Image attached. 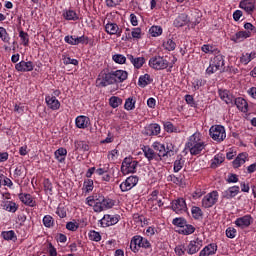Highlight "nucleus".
Instances as JSON below:
<instances>
[{"mask_svg":"<svg viewBox=\"0 0 256 256\" xmlns=\"http://www.w3.org/2000/svg\"><path fill=\"white\" fill-rule=\"evenodd\" d=\"M75 123L78 129H87L91 124V120L87 116H78Z\"/></svg>","mask_w":256,"mask_h":256,"instance_id":"6ab92c4d","label":"nucleus"},{"mask_svg":"<svg viewBox=\"0 0 256 256\" xmlns=\"http://www.w3.org/2000/svg\"><path fill=\"white\" fill-rule=\"evenodd\" d=\"M3 209L5 211H9V213H15L19 206L13 201H6L3 205Z\"/></svg>","mask_w":256,"mask_h":256,"instance_id":"72a5a7b5","label":"nucleus"},{"mask_svg":"<svg viewBox=\"0 0 256 256\" xmlns=\"http://www.w3.org/2000/svg\"><path fill=\"white\" fill-rule=\"evenodd\" d=\"M43 225L46 227H53V217L51 215H46L43 218Z\"/></svg>","mask_w":256,"mask_h":256,"instance_id":"5fc2aeb1","label":"nucleus"},{"mask_svg":"<svg viewBox=\"0 0 256 256\" xmlns=\"http://www.w3.org/2000/svg\"><path fill=\"white\" fill-rule=\"evenodd\" d=\"M172 210L177 214L185 213L187 211V203L185 199L178 198L177 200L172 201Z\"/></svg>","mask_w":256,"mask_h":256,"instance_id":"9d476101","label":"nucleus"},{"mask_svg":"<svg viewBox=\"0 0 256 256\" xmlns=\"http://www.w3.org/2000/svg\"><path fill=\"white\" fill-rule=\"evenodd\" d=\"M127 59L132 63L134 69H141L145 65V57H135L133 54H127Z\"/></svg>","mask_w":256,"mask_h":256,"instance_id":"2eb2a0df","label":"nucleus"},{"mask_svg":"<svg viewBox=\"0 0 256 256\" xmlns=\"http://www.w3.org/2000/svg\"><path fill=\"white\" fill-rule=\"evenodd\" d=\"M187 23H189V16H187L185 13L180 14L174 20L175 27H183L184 25H187Z\"/></svg>","mask_w":256,"mask_h":256,"instance_id":"bb28decb","label":"nucleus"},{"mask_svg":"<svg viewBox=\"0 0 256 256\" xmlns=\"http://www.w3.org/2000/svg\"><path fill=\"white\" fill-rule=\"evenodd\" d=\"M237 235V230L235 228L229 227L226 229V237L229 239H235Z\"/></svg>","mask_w":256,"mask_h":256,"instance_id":"bf43d9fd","label":"nucleus"},{"mask_svg":"<svg viewBox=\"0 0 256 256\" xmlns=\"http://www.w3.org/2000/svg\"><path fill=\"white\" fill-rule=\"evenodd\" d=\"M74 145L76 151H89V144L85 141H75Z\"/></svg>","mask_w":256,"mask_h":256,"instance_id":"e433bc0d","label":"nucleus"},{"mask_svg":"<svg viewBox=\"0 0 256 256\" xmlns=\"http://www.w3.org/2000/svg\"><path fill=\"white\" fill-rule=\"evenodd\" d=\"M137 183H139V177L129 176L124 182L120 184V189L123 193H125V191H131V189H133Z\"/></svg>","mask_w":256,"mask_h":256,"instance_id":"6e6552de","label":"nucleus"},{"mask_svg":"<svg viewBox=\"0 0 256 256\" xmlns=\"http://www.w3.org/2000/svg\"><path fill=\"white\" fill-rule=\"evenodd\" d=\"M115 205V202L109 197H105L102 194H96V204H94L95 213H101L107 209H111Z\"/></svg>","mask_w":256,"mask_h":256,"instance_id":"7ed1b4c3","label":"nucleus"},{"mask_svg":"<svg viewBox=\"0 0 256 256\" xmlns=\"http://www.w3.org/2000/svg\"><path fill=\"white\" fill-rule=\"evenodd\" d=\"M152 148L156 151V157H159L160 161L167 157V153L165 152V145L161 144V142H154L152 144Z\"/></svg>","mask_w":256,"mask_h":256,"instance_id":"dca6fc26","label":"nucleus"},{"mask_svg":"<svg viewBox=\"0 0 256 256\" xmlns=\"http://www.w3.org/2000/svg\"><path fill=\"white\" fill-rule=\"evenodd\" d=\"M102 227H111V225H117L119 223V217L105 214L100 220Z\"/></svg>","mask_w":256,"mask_h":256,"instance_id":"f8f14e48","label":"nucleus"},{"mask_svg":"<svg viewBox=\"0 0 256 256\" xmlns=\"http://www.w3.org/2000/svg\"><path fill=\"white\" fill-rule=\"evenodd\" d=\"M218 200L219 193L217 191H212L204 196V198L202 199V207H204V209H209L213 207V205H215Z\"/></svg>","mask_w":256,"mask_h":256,"instance_id":"0eeeda50","label":"nucleus"},{"mask_svg":"<svg viewBox=\"0 0 256 256\" xmlns=\"http://www.w3.org/2000/svg\"><path fill=\"white\" fill-rule=\"evenodd\" d=\"M143 133L148 137L159 135V133H161V126H159V124H149L144 128Z\"/></svg>","mask_w":256,"mask_h":256,"instance_id":"ddd939ff","label":"nucleus"},{"mask_svg":"<svg viewBox=\"0 0 256 256\" xmlns=\"http://www.w3.org/2000/svg\"><path fill=\"white\" fill-rule=\"evenodd\" d=\"M46 103L49 108H51L53 111H57L59 107H61V103L59 100H57V97L55 96H46Z\"/></svg>","mask_w":256,"mask_h":256,"instance_id":"393cba45","label":"nucleus"},{"mask_svg":"<svg viewBox=\"0 0 256 256\" xmlns=\"http://www.w3.org/2000/svg\"><path fill=\"white\" fill-rule=\"evenodd\" d=\"M45 191H48L49 193L53 192V184L51 183V180L45 179L43 182Z\"/></svg>","mask_w":256,"mask_h":256,"instance_id":"e2e57ef3","label":"nucleus"},{"mask_svg":"<svg viewBox=\"0 0 256 256\" xmlns=\"http://www.w3.org/2000/svg\"><path fill=\"white\" fill-rule=\"evenodd\" d=\"M135 103L136 101L133 97L126 99L124 109H126V111H133V109H135Z\"/></svg>","mask_w":256,"mask_h":256,"instance_id":"79ce46f5","label":"nucleus"},{"mask_svg":"<svg viewBox=\"0 0 256 256\" xmlns=\"http://www.w3.org/2000/svg\"><path fill=\"white\" fill-rule=\"evenodd\" d=\"M54 155L57 161H59V163H64L65 157H67V149L61 147L55 151Z\"/></svg>","mask_w":256,"mask_h":256,"instance_id":"c756f323","label":"nucleus"},{"mask_svg":"<svg viewBox=\"0 0 256 256\" xmlns=\"http://www.w3.org/2000/svg\"><path fill=\"white\" fill-rule=\"evenodd\" d=\"M19 37L24 47H29V34L22 30L19 32Z\"/></svg>","mask_w":256,"mask_h":256,"instance_id":"49530a36","label":"nucleus"},{"mask_svg":"<svg viewBox=\"0 0 256 256\" xmlns=\"http://www.w3.org/2000/svg\"><path fill=\"white\" fill-rule=\"evenodd\" d=\"M121 103H123V99H121L117 96H112L109 99V105L112 106L113 109H117V107H119V105H121Z\"/></svg>","mask_w":256,"mask_h":256,"instance_id":"58836bf2","label":"nucleus"},{"mask_svg":"<svg viewBox=\"0 0 256 256\" xmlns=\"http://www.w3.org/2000/svg\"><path fill=\"white\" fill-rule=\"evenodd\" d=\"M201 247H203V240L196 238L195 240L190 241L186 251L188 255H195V253H198L201 250Z\"/></svg>","mask_w":256,"mask_h":256,"instance_id":"1a4fd4ad","label":"nucleus"},{"mask_svg":"<svg viewBox=\"0 0 256 256\" xmlns=\"http://www.w3.org/2000/svg\"><path fill=\"white\" fill-rule=\"evenodd\" d=\"M76 45L82 44V45H87L89 43V37L82 35L80 37H76Z\"/></svg>","mask_w":256,"mask_h":256,"instance_id":"052dcab7","label":"nucleus"},{"mask_svg":"<svg viewBox=\"0 0 256 256\" xmlns=\"http://www.w3.org/2000/svg\"><path fill=\"white\" fill-rule=\"evenodd\" d=\"M219 96L220 99H222V101H225L227 105H229V103H233V99L231 98L227 90H219Z\"/></svg>","mask_w":256,"mask_h":256,"instance_id":"c9c22d12","label":"nucleus"},{"mask_svg":"<svg viewBox=\"0 0 256 256\" xmlns=\"http://www.w3.org/2000/svg\"><path fill=\"white\" fill-rule=\"evenodd\" d=\"M217 71H225V56L218 54L210 60L209 67L206 69L207 75H213Z\"/></svg>","mask_w":256,"mask_h":256,"instance_id":"f03ea898","label":"nucleus"},{"mask_svg":"<svg viewBox=\"0 0 256 256\" xmlns=\"http://www.w3.org/2000/svg\"><path fill=\"white\" fill-rule=\"evenodd\" d=\"M113 79L115 83H123L128 77L127 71L124 70H116L112 72Z\"/></svg>","mask_w":256,"mask_h":256,"instance_id":"4be33fe9","label":"nucleus"},{"mask_svg":"<svg viewBox=\"0 0 256 256\" xmlns=\"http://www.w3.org/2000/svg\"><path fill=\"white\" fill-rule=\"evenodd\" d=\"M164 47L167 49V51H175L177 44H175L173 40L168 39L166 42H164Z\"/></svg>","mask_w":256,"mask_h":256,"instance_id":"3c124183","label":"nucleus"},{"mask_svg":"<svg viewBox=\"0 0 256 256\" xmlns=\"http://www.w3.org/2000/svg\"><path fill=\"white\" fill-rule=\"evenodd\" d=\"M131 35L132 39H141V28H133Z\"/></svg>","mask_w":256,"mask_h":256,"instance_id":"338daca9","label":"nucleus"},{"mask_svg":"<svg viewBox=\"0 0 256 256\" xmlns=\"http://www.w3.org/2000/svg\"><path fill=\"white\" fill-rule=\"evenodd\" d=\"M112 59L115 63H118L119 65H124L127 61V57L123 56V54H115L112 56Z\"/></svg>","mask_w":256,"mask_h":256,"instance_id":"de8ad7c7","label":"nucleus"},{"mask_svg":"<svg viewBox=\"0 0 256 256\" xmlns=\"http://www.w3.org/2000/svg\"><path fill=\"white\" fill-rule=\"evenodd\" d=\"M0 38L4 43H9V34H7V30L3 27H0Z\"/></svg>","mask_w":256,"mask_h":256,"instance_id":"13d9d810","label":"nucleus"},{"mask_svg":"<svg viewBox=\"0 0 256 256\" xmlns=\"http://www.w3.org/2000/svg\"><path fill=\"white\" fill-rule=\"evenodd\" d=\"M149 33L152 37H159V35L163 34V28H161V26H152L149 29Z\"/></svg>","mask_w":256,"mask_h":256,"instance_id":"37998d69","label":"nucleus"},{"mask_svg":"<svg viewBox=\"0 0 256 256\" xmlns=\"http://www.w3.org/2000/svg\"><path fill=\"white\" fill-rule=\"evenodd\" d=\"M137 165H139V162L134 160L133 162L125 166L123 169H121V172L123 173V175L135 173L137 171Z\"/></svg>","mask_w":256,"mask_h":256,"instance_id":"c85d7f7f","label":"nucleus"},{"mask_svg":"<svg viewBox=\"0 0 256 256\" xmlns=\"http://www.w3.org/2000/svg\"><path fill=\"white\" fill-rule=\"evenodd\" d=\"M179 233H182V235H192V233H195V228L191 224L185 223L184 227H182L179 231Z\"/></svg>","mask_w":256,"mask_h":256,"instance_id":"f704fd0d","label":"nucleus"},{"mask_svg":"<svg viewBox=\"0 0 256 256\" xmlns=\"http://www.w3.org/2000/svg\"><path fill=\"white\" fill-rule=\"evenodd\" d=\"M235 105L237 109H239V111H241L242 113H247V111H249V104L247 103V100H245L244 98H236Z\"/></svg>","mask_w":256,"mask_h":256,"instance_id":"5701e85b","label":"nucleus"},{"mask_svg":"<svg viewBox=\"0 0 256 256\" xmlns=\"http://www.w3.org/2000/svg\"><path fill=\"white\" fill-rule=\"evenodd\" d=\"M19 199L24 203V205H28V207H35L37 202L33 200V196L31 194H19Z\"/></svg>","mask_w":256,"mask_h":256,"instance_id":"b1692460","label":"nucleus"},{"mask_svg":"<svg viewBox=\"0 0 256 256\" xmlns=\"http://www.w3.org/2000/svg\"><path fill=\"white\" fill-rule=\"evenodd\" d=\"M217 253V246L215 244H209L200 251L199 256L215 255Z\"/></svg>","mask_w":256,"mask_h":256,"instance_id":"a878e982","label":"nucleus"},{"mask_svg":"<svg viewBox=\"0 0 256 256\" xmlns=\"http://www.w3.org/2000/svg\"><path fill=\"white\" fill-rule=\"evenodd\" d=\"M223 161H225V158L223 157V155H221V154L215 155V157L211 163V168L212 169L217 168V166L221 165V163H223Z\"/></svg>","mask_w":256,"mask_h":256,"instance_id":"ea45409f","label":"nucleus"},{"mask_svg":"<svg viewBox=\"0 0 256 256\" xmlns=\"http://www.w3.org/2000/svg\"><path fill=\"white\" fill-rule=\"evenodd\" d=\"M183 165H185V160H183L182 155H178L174 161V173H179L183 169Z\"/></svg>","mask_w":256,"mask_h":256,"instance_id":"473e14b6","label":"nucleus"},{"mask_svg":"<svg viewBox=\"0 0 256 256\" xmlns=\"http://www.w3.org/2000/svg\"><path fill=\"white\" fill-rule=\"evenodd\" d=\"M14 177H25V166H18L14 171Z\"/></svg>","mask_w":256,"mask_h":256,"instance_id":"864d4df0","label":"nucleus"},{"mask_svg":"<svg viewBox=\"0 0 256 256\" xmlns=\"http://www.w3.org/2000/svg\"><path fill=\"white\" fill-rule=\"evenodd\" d=\"M191 213H192V217H194V219H201V217H203V210H201V208H199L197 206L192 207Z\"/></svg>","mask_w":256,"mask_h":256,"instance_id":"a18cd8bd","label":"nucleus"},{"mask_svg":"<svg viewBox=\"0 0 256 256\" xmlns=\"http://www.w3.org/2000/svg\"><path fill=\"white\" fill-rule=\"evenodd\" d=\"M151 83H153V79L151 78V75L144 74L139 77V80H138L139 87L145 88L147 87V85H151Z\"/></svg>","mask_w":256,"mask_h":256,"instance_id":"cd10ccee","label":"nucleus"},{"mask_svg":"<svg viewBox=\"0 0 256 256\" xmlns=\"http://www.w3.org/2000/svg\"><path fill=\"white\" fill-rule=\"evenodd\" d=\"M145 157L148 158V161H153V159H157V153H155V150L145 147L144 149Z\"/></svg>","mask_w":256,"mask_h":256,"instance_id":"4c0bfd02","label":"nucleus"},{"mask_svg":"<svg viewBox=\"0 0 256 256\" xmlns=\"http://www.w3.org/2000/svg\"><path fill=\"white\" fill-rule=\"evenodd\" d=\"M253 223V217L251 215H245L243 217H240L236 219L235 225L237 227H240V229H247Z\"/></svg>","mask_w":256,"mask_h":256,"instance_id":"9b49d317","label":"nucleus"},{"mask_svg":"<svg viewBox=\"0 0 256 256\" xmlns=\"http://www.w3.org/2000/svg\"><path fill=\"white\" fill-rule=\"evenodd\" d=\"M34 67L35 66L33 65V62H31V61H28V62L21 61L15 65L16 71H20L22 73H27L29 71H33Z\"/></svg>","mask_w":256,"mask_h":256,"instance_id":"4468645a","label":"nucleus"},{"mask_svg":"<svg viewBox=\"0 0 256 256\" xmlns=\"http://www.w3.org/2000/svg\"><path fill=\"white\" fill-rule=\"evenodd\" d=\"M64 41L68 45H77V36H65Z\"/></svg>","mask_w":256,"mask_h":256,"instance_id":"0e129e2a","label":"nucleus"},{"mask_svg":"<svg viewBox=\"0 0 256 256\" xmlns=\"http://www.w3.org/2000/svg\"><path fill=\"white\" fill-rule=\"evenodd\" d=\"M204 85H205V82H203V79H195L192 82V87H193L194 91H198V89L200 87H203Z\"/></svg>","mask_w":256,"mask_h":256,"instance_id":"4d7b16f0","label":"nucleus"},{"mask_svg":"<svg viewBox=\"0 0 256 256\" xmlns=\"http://www.w3.org/2000/svg\"><path fill=\"white\" fill-rule=\"evenodd\" d=\"M1 237L5 241H13V243H15V241H17V235L15 234V231H13V230L3 231L1 233Z\"/></svg>","mask_w":256,"mask_h":256,"instance_id":"7c9ffc66","label":"nucleus"},{"mask_svg":"<svg viewBox=\"0 0 256 256\" xmlns=\"http://www.w3.org/2000/svg\"><path fill=\"white\" fill-rule=\"evenodd\" d=\"M173 225H175L176 227H180V229H182V227H185V224L187 223V220H185V218H175L172 221Z\"/></svg>","mask_w":256,"mask_h":256,"instance_id":"8fccbe9b","label":"nucleus"},{"mask_svg":"<svg viewBox=\"0 0 256 256\" xmlns=\"http://www.w3.org/2000/svg\"><path fill=\"white\" fill-rule=\"evenodd\" d=\"M205 147V142H201V138H199V134L197 133L190 136L186 143V149H189L190 155H199Z\"/></svg>","mask_w":256,"mask_h":256,"instance_id":"f257e3e1","label":"nucleus"},{"mask_svg":"<svg viewBox=\"0 0 256 256\" xmlns=\"http://www.w3.org/2000/svg\"><path fill=\"white\" fill-rule=\"evenodd\" d=\"M239 191V186L229 187L226 191L222 193V197L223 199H233V197H237V195H239Z\"/></svg>","mask_w":256,"mask_h":256,"instance_id":"aec40b11","label":"nucleus"},{"mask_svg":"<svg viewBox=\"0 0 256 256\" xmlns=\"http://www.w3.org/2000/svg\"><path fill=\"white\" fill-rule=\"evenodd\" d=\"M164 129L165 131H167V133H175V131H177V129L171 122L164 123Z\"/></svg>","mask_w":256,"mask_h":256,"instance_id":"680f3d73","label":"nucleus"},{"mask_svg":"<svg viewBox=\"0 0 256 256\" xmlns=\"http://www.w3.org/2000/svg\"><path fill=\"white\" fill-rule=\"evenodd\" d=\"M174 251H175L176 255L183 256V255H185V251H187V249H185V246L179 245V246L175 247Z\"/></svg>","mask_w":256,"mask_h":256,"instance_id":"774afa93","label":"nucleus"},{"mask_svg":"<svg viewBox=\"0 0 256 256\" xmlns=\"http://www.w3.org/2000/svg\"><path fill=\"white\" fill-rule=\"evenodd\" d=\"M132 241H133V243H135V245L138 246L139 249H141V247L143 245V237L142 236H139V235L134 236L132 238Z\"/></svg>","mask_w":256,"mask_h":256,"instance_id":"69168bd1","label":"nucleus"},{"mask_svg":"<svg viewBox=\"0 0 256 256\" xmlns=\"http://www.w3.org/2000/svg\"><path fill=\"white\" fill-rule=\"evenodd\" d=\"M175 146H173V144L167 145V147L165 148V159H168V157H173V155H175Z\"/></svg>","mask_w":256,"mask_h":256,"instance_id":"603ef678","label":"nucleus"},{"mask_svg":"<svg viewBox=\"0 0 256 256\" xmlns=\"http://www.w3.org/2000/svg\"><path fill=\"white\" fill-rule=\"evenodd\" d=\"M249 37H251V31H239L231 36V41H234V43H241L242 41H245V39H249Z\"/></svg>","mask_w":256,"mask_h":256,"instance_id":"a211bd4d","label":"nucleus"},{"mask_svg":"<svg viewBox=\"0 0 256 256\" xmlns=\"http://www.w3.org/2000/svg\"><path fill=\"white\" fill-rule=\"evenodd\" d=\"M64 18L67 21H77V19H79V17L77 16V13L73 10H68L64 13Z\"/></svg>","mask_w":256,"mask_h":256,"instance_id":"a19ab883","label":"nucleus"},{"mask_svg":"<svg viewBox=\"0 0 256 256\" xmlns=\"http://www.w3.org/2000/svg\"><path fill=\"white\" fill-rule=\"evenodd\" d=\"M105 31L108 35H117V37H121V30H119V26L115 23H107L105 25Z\"/></svg>","mask_w":256,"mask_h":256,"instance_id":"412c9836","label":"nucleus"},{"mask_svg":"<svg viewBox=\"0 0 256 256\" xmlns=\"http://www.w3.org/2000/svg\"><path fill=\"white\" fill-rule=\"evenodd\" d=\"M209 133L210 137L218 143H221V141H224L225 137H227V134L225 133V127L222 125L212 126L209 130Z\"/></svg>","mask_w":256,"mask_h":256,"instance_id":"39448f33","label":"nucleus"},{"mask_svg":"<svg viewBox=\"0 0 256 256\" xmlns=\"http://www.w3.org/2000/svg\"><path fill=\"white\" fill-rule=\"evenodd\" d=\"M88 237L90 241H95L96 243H99V241H101V234L95 230H91L88 233Z\"/></svg>","mask_w":256,"mask_h":256,"instance_id":"c03bdc74","label":"nucleus"},{"mask_svg":"<svg viewBox=\"0 0 256 256\" xmlns=\"http://www.w3.org/2000/svg\"><path fill=\"white\" fill-rule=\"evenodd\" d=\"M168 181H171L175 185H183V177L182 176H175L174 174H171L168 176Z\"/></svg>","mask_w":256,"mask_h":256,"instance_id":"09e8293b","label":"nucleus"},{"mask_svg":"<svg viewBox=\"0 0 256 256\" xmlns=\"http://www.w3.org/2000/svg\"><path fill=\"white\" fill-rule=\"evenodd\" d=\"M148 65L151 69H155V71H163V69L169 67V61L163 56L156 55L150 58Z\"/></svg>","mask_w":256,"mask_h":256,"instance_id":"20e7f679","label":"nucleus"},{"mask_svg":"<svg viewBox=\"0 0 256 256\" xmlns=\"http://www.w3.org/2000/svg\"><path fill=\"white\" fill-rule=\"evenodd\" d=\"M96 83L98 84V87H107L108 85H114L115 78H113V72L100 73L96 80Z\"/></svg>","mask_w":256,"mask_h":256,"instance_id":"423d86ee","label":"nucleus"},{"mask_svg":"<svg viewBox=\"0 0 256 256\" xmlns=\"http://www.w3.org/2000/svg\"><path fill=\"white\" fill-rule=\"evenodd\" d=\"M83 187L86 191V193H89L90 191H93V180L87 179L84 181Z\"/></svg>","mask_w":256,"mask_h":256,"instance_id":"6e6d98bb","label":"nucleus"},{"mask_svg":"<svg viewBox=\"0 0 256 256\" xmlns=\"http://www.w3.org/2000/svg\"><path fill=\"white\" fill-rule=\"evenodd\" d=\"M240 9H243L248 15L255 11V0H244L240 2Z\"/></svg>","mask_w":256,"mask_h":256,"instance_id":"f3484780","label":"nucleus"},{"mask_svg":"<svg viewBox=\"0 0 256 256\" xmlns=\"http://www.w3.org/2000/svg\"><path fill=\"white\" fill-rule=\"evenodd\" d=\"M245 159H247V154H245V153L239 154L233 161L234 169H239V167H241V165L245 164Z\"/></svg>","mask_w":256,"mask_h":256,"instance_id":"2f4dec72","label":"nucleus"}]
</instances>
